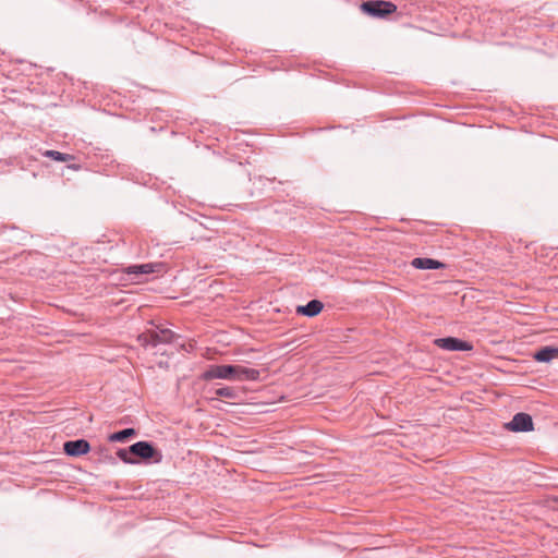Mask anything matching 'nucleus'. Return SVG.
Wrapping results in <instances>:
<instances>
[{"mask_svg": "<svg viewBox=\"0 0 558 558\" xmlns=\"http://www.w3.org/2000/svg\"><path fill=\"white\" fill-rule=\"evenodd\" d=\"M136 436V430L132 427L112 433L109 435L108 440L111 442H123L131 437Z\"/></svg>", "mask_w": 558, "mask_h": 558, "instance_id": "nucleus-13", "label": "nucleus"}, {"mask_svg": "<svg viewBox=\"0 0 558 558\" xmlns=\"http://www.w3.org/2000/svg\"><path fill=\"white\" fill-rule=\"evenodd\" d=\"M235 365L223 364V365H210L203 374L204 380L211 379H228L235 380Z\"/></svg>", "mask_w": 558, "mask_h": 558, "instance_id": "nucleus-4", "label": "nucleus"}, {"mask_svg": "<svg viewBox=\"0 0 558 558\" xmlns=\"http://www.w3.org/2000/svg\"><path fill=\"white\" fill-rule=\"evenodd\" d=\"M90 445L86 439L68 440L63 444V451L69 457H81L88 453Z\"/></svg>", "mask_w": 558, "mask_h": 558, "instance_id": "nucleus-7", "label": "nucleus"}, {"mask_svg": "<svg viewBox=\"0 0 558 558\" xmlns=\"http://www.w3.org/2000/svg\"><path fill=\"white\" fill-rule=\"evenodd\" d=\"M555 357H558V348L544 347L535 352L534 359L537 362L548 363Z\"/></svg>", "mask_w": 558, "mask_h": 558, "instance_id": "nucleus-12", "label": "nucleus"}, {"mask_svg": "<svg viewBox=\"0 0 558 558\" xmlns=\"http://www.w3.org/2000/svg\"><path fill=\"white\" fill-rule=\"evenodd\" d=\"M505 428L514 433L531 432L534 429L532 416L524 412L513 415L512 420L505 424Z\"/></svg>", "mask_w": 558, "mask_h": 558, "instance_id": "nucleus-5", "label": "nucleus"}, {"mask_svg": "<svg viewBox=\"0 0 558 558\" xmlns=\"http://www.w3.org/2000/svg\"><path fill=\"white\" fill-rule=\"evenodd\" d=\"M157 264L148 263V264H140V265H131L128 267L126 272L129 275H135L136 277L143 275H149L156 271Z\"/></svg>", "mask_w": 558, "mask_h": 558, "instance_id": "nucleus-11", "label": "nucleus"}, {"mask_svg": "<svg viewBox=\"0 0 558 558\" xmlns=\"http://www.w3.org/2000/svg\"><path fill=\"white\" fill-rule=\"evenodd\" d=\"M324 308V304L319 300H311L305 305H299L296 313L307 317H314L318 315Z\"/></svg>", "mask_w": 558, "mask_h": 558, "instance_id": "nucleus-8", "label": "nucleus"}, {"mask_svg": "<svg viewBox=\"0 0 558 558\" xmlns=\"http://www.w3.org/2000/svg\"><path fill=\"white\" fill-rule=\"evenodd\" d=\"M363 13L378 19H385L397 11V5L385 0H367L360 5Z\"/></svg>", "mask_w": 558, "mask_h": 558, "instance_id": "nucleus-2", "label": "nucleus"}, {"mask_svg": "<svg viewBox=\"0 0 558 558\" xmlns=\"http://www.w3.org/2000/svg\"><path fill=\"white\" fill-rule=\"evenodd\" d=\"M434 343L446 351H471L473 349L470 342L454 337L437 338Z\"/></svg>", "mask_w": 558, "mask_h": 558, "instance_id": "nucleus-6", "label": "nucleus"}, {"mask_svg": "<svg viewBox=\"0 0 558 558\" xmlns=\"http://www.w3.org/2000/svg\"><path fill=\"white\" fill-rule=\"evenodd\" d=\"M411 265L416 269H441L445 267L441 262L428 257H416Z\"/></svg>", "mask_w": 558, "mask_h": 558, "instance_id": "nucleus-9", "label": "nucleus"}, {"mask_svg": "<svg viewBox=\"0 0 558 558\" xmlns=\"http://www.w3.org/2000/svg\"><path fill=\"white\" fill-rule=\"evenodd\" d=\"M236 374L235 380H257L259 378V371L255 368L245 367L242 365H235Z\"/></svg>", "mask_w": 558, "mask_h": 558, "instance_id": "nucleus-10", "label": "nucleus"}, {"mask_svg": "<svg viewBox=\"0 0 558 558\" xmlns=\"http://www.w3.org/2000/svg\"><path fill=\"white\" fill-rule=\"evenodd\" d=\"M117 456H118V458L121 461H123L124 463H128V464H135V463L138 462L137 459L132 457V452L130 451V447L129 448L119 449L118 452H117Z\"/></svg>", "mask_w": 558, "mask_h": 558, "instance_id": "nucleus-16", "label": "nucleus"}, {"mask_svg": "<svg viewBox=\"0 0 558 558\" xmlns=\"http://www.w3.org/2000/svg\"><path fill=\"white\" fill-rule=\"evenodd\" d=\"M215 395L217 397L227 398L230 400H234L238 398V391L232 387H221L216 389Z\"/></svg>", "mask_w": 558, "mask_h": 558, "instance_id": "nucleus-15", "label": "nucleus"}, {"mask_svg": "<svg viewBox=\"0 0 558 558\" xmlns=\"http://www.w3.org/2000/svg\"><path fill=\"white\" fill-rule=\"evenodd\" d=\"M43 156L45 157H48L52 160H56V161H60V162H64V161H69V160H72L74 159V156L73 155H70V154H64V153H61V151H58V150H45L43 153Z\"/></svg>", "mask_w": 558, "mask_h": 558, "instance_id": "nucleus-14", "label": "nucleus"}, {"mask_svg": "<svg viewBox=\"0 0 558 558\" xmlns=\"http://www.w3.org/2000/svg\"><path fill=\"white\" fill-rule=\"evenodd\" d=\"M179 336L168 328L154 326L142 332L137 337V341L144 348L157 349L160 345L173 343Z\"/></svg>", "mask_w": 558, "mask_h": 558, "instance_id": "nucleus-1", "label": "nucleus"}, {"mask_svg": "<svg viewBox=\"0 0 558 558\" xmlns=\"http://www.w3.org/2000/svg\"><path fill=\"white\" fill-rule=\"evenodd\" d=\"M130 451L132 452V457L144 461L154 460V462L158 463L162 459L161 452L157 450L151 442L145 440L131 445Z\"/></svg>", "mask_w": 558, "mask_h": 558, "instance_id": "nucleus-3", "label": "nucleus"}]
</instances>
